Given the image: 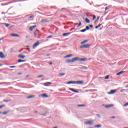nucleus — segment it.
<instances>
[{
	"instance_id": "20",
	"label": "nucleus",
	"mask_w": 128,
	"mask_h": 128,
	"mask_svg": "<svg viewBox=\"0 0 128 128\" xmlns=\"http://www.w3.org/2000/svg\"><path fill=\"white\" fill-rule=\"evenodd\" d=\"M72 56H74V54H68L65 56V58H72Z\"/></svg>"
},
{
	"instance_id": "51",
	"label": "nucleus",
	"mask_w": 128,
	"mask_h": 128,
	"mask_svg": "<svg viewBox=\"0 0 128 128\" xmlns=\"http://www.w3.org/2000/svg\"><path fill=\"white\" fill-rule=\"evenodd\" d=\"M34 18V16H30V18Z\"/></svg>"
},
{
	"instance_id": "4",
	"label": "nucleus",
	"mask_w": 128,
	"mask_h": 128,
	"mask_svg": "<svg viewBox=\"0 0 128 128\" xmlns=\"http://www.w3.org/2000/svg\"><path fill=\"white\" fill-rule=\"evenodd\" d=\"M78 68L80 70H87L88 68L86 66H82V67H78Z\"/></svg>"
},
{
	"instance_id": "10",
	"label": "nucleus",
	"mask_w": 128,
	"mask_h": 128,
	"mask_svg": "<svg viewBox=\"0 0 128 128\" xmlns=\"http://www.w3.org/2000/svg\"><path fill=\"white\" fill-rule=\"evenodd\" d=\"M112 106H114V104H108L105 106V108H112Z\"/></svg>"
},
{
	"instance_id": "18",
	"label": "nucleus",
	"mask_w": 128,
	"mask_h": 128,
	"mask_svg": "<svg viewBox=\"0 0 128 128\" xmlns=\"http://www.w3.org/2000/svg\"><path fill=\"white\" fill-rule=\"evenodd\" d=\"M41 96H43L44 98H48V94H41Z\"/></svg>"
},
{
	"instance_id": "36",
	"label": "nucleus",
	"mask_w": 128,
	"mask_h": 128,
	"mask_svg": "<svg viewBox=\"0 0 128 128\" xmlns=\"http://www.w3.org/2000/svg\"><path fill=\"white\" fill-rule=\"evenodd\" d=\"M53 37H54V36L51 35L47 37V38H53Z\"/></svg>"
},
{
	"instance_id": "62",
	"label": "nucleus",
	"mask_w": 128,
	"mask_h": 128,
	"mask_svg": "<svg viewBox=\"0 0 128 128\" xmlns=\"http://www.w3.org/2000/svg\"><path fill=\"white\" fill-rule=\"evenodd\" d=\"M0 114H2V112H0Z\"/></svg>"
},
{
	"instance_id": "50",
	"label": "nucleus",
	"mask_w": 128,
	"mask_h": 128,
	"mask_svg": "<svg viewBox=\"0 0 128 128\" xmlns=\"http://www.w3.org/2000/svg\"><path fill=\"white\" fill-rule=\"evenodd\" d=\"M110 118H116V117L114 116L110 117Z\"/></svg>"
},
{
	"instance_id": "45",
	"label": "nucleus",
	"mask_w": 128,
	"mask_h": 128,
	"mask_svg": "<svg viewBox=\"0 0 128 128\" xmlns=\"http://www.w3.org/2000/svg\"><path fill=\"white\" fill-rule=\"evenodd\" d=\"M42 76H44V75H40V76H38V78H42Z\"/></svg>"
},
{
	"instance_id": "33",
	"label": "nucleus",
	"mask_w": 128,
	"mask_h": 128,
	"mask_svg": "<svg viewBox=\"0 0 128 128\" xmlns=\"http://www.w3.org/2000/svg\"><path fill=\"white\" fill-rule=\"evenodd\" d=\"M3 102H10V100H4Z\"/></svg>"
},
{
	"instance_id": "43",
	"label": "nucleus",
	"mask_w": 128,
	"mask_h": 128,
	"mask_svg": "<svg viewBox=\"0 0 128 128\" xmlns=\"http://www.w3.org/2000/svg\"><path fill=\"white\" fill-rule=\"evenodd\" d=\"M90 28H94V26L92 24L89 25Z\"/></svg>"
},
{
	"instance_id": "31",
	"label": "nucleus",
	"mask_w": 128,
	"mask_h": 128,
	"mask_svg": "<svg viewBox=\"0 0 128 128\" xmlns=\"http://www.w3.org/2000/svg\"><path fill=\"white\" fill-rule=\"evenodd\" d=\"M69 90H71V92H74L75 90L72 88H70Z\"/></svg>"
},
{
	"instance_id": "35",
	"label": "nucleus",
	"mask_w": 128,
	"mask_h": 128,
	"mask_svg": "<svg viewBox=\"0 0 128 128\" xmlns=\"http://www.w3.org/2000/svg\"><path fill=\"white\" fill-rule=\"evenodd\" d=\"M85 30H90V27L88 26H86Z\"/></svg>"
},
{
	"instance_id": "15",
	"label": "nucleus",
	"mask_w": 128,
	"mask_h": 128,
	"mask_svg": "<svg viewBox=\"0 0 128 128\" xmlns=\"http://www.w3.org/2000/svg\"><path fill=\"white\" fill-rule=\"evenodd\" d=\"M26 60H22L21 59H19L18 61V62H26Z\"/></svg>"
},
{
	"instance_id": "30",
	"label": "nucleus",
	"mask_w": 128,
	"mask_h": 128,
	"mask_svg": "<svg viewBox=\"0 0 128 128\" xmlns=\"http://www.w3.org/2000/svg\"><path fill=\"white\" fill-rule=\"evenodd\" d=\"M80 26H82V22L80 21L79 22V24L77 28H80Z\"/></svg>"
},
{
	"instance_id": "44",
	"label": "nucleus",
	"mask_w": 128,
	"mask_h": 128,
	"mask_svg": "<svg viewBox=\"0 0 128 128\" xmlns=\"http://www.w3.org/2000/svg\"><path fill=\"white\" fill-rule=\"evenodd\" d=\"M95 18H96V15H94L93 20H94Z\"/></svg>"
},
{
	"instance_id": "3",
	"label": "nucleus",
	"mask_w": 128,
	"mask_h": 128,
	"mask_svg": "<svg viewBox=\"0 0 128 128\" xmlns=\"http://www.w3.org/2000/svg\"><path fill=\"white\" fill-rule=\"evenodd\" d=\"M38 44H40V42L38 41L37 42H36L35 44H34L33 45V47L32 48L34 49L36 48V46H38Z\"/></svg>"
},
{
	"instance_id": "5",
	"label": "nucleus",
	"mask_w": 128,
	"mask_h": 128,
	"mask_svg": "<svg viewBox=\"0 0 128 128\" xmlns=\"http://www.w3.org/2000/svg\"><path fill=\"white\" fill-rule=\"evenodd\" d=\"M116 92V90H111L110 92H108V94H114Z\"/></svg>"
},
{
	"instance_id": "21",
	"label": "nucleus",
	"mask_w": 128,
	"mask_h": 128,
	"mask_svg": "<svg viewBox=\"0 0 128 128\" xmlns=\"http://www.w3.org/2000/svg\"><path fill=\"white\" fill-rule=\"evenodd\" d=\"M88 42V40H84L83 42H81V44H86Z\"/></svg>"
},
{
	"instance_id": "60",
	"label": "nucleus",
	"mask_w": 128,
	"mask_h": 128,
	"mask_svg": "<svg viewBox=\"0 0 128 128\" xmlns=\"http://www.w3.org/2000/svg\"><path fill=\"white\" fill-rule=\"evenodd\" d=\"M26 38H28V36H26Z\"/></svg>"
},
{
	"instance_id": "8",
	"label": "nucleus",
	"mask_w": 128,
	"mask_h": 128,
	"mask_svg": "<svg viewBox=\"0 0 128 128\" xmlns=\"http://www.w3.org/2000/svg\"><path fill=\"white\" fill-rule=\"evenodd\" d=\"M72 34V32H69L68 33H64L62 34L63 36H70V34Z\"/></svg>"
},
{
	"instance_id": "42",
	"label": "nucleus",
	"mask_w": 128,
	"mask_h": 128,
	"mask_svg": "<svg viewBox=\"0 0 128 128\" xmlns=\"http://www.w3.org/2000/svg\"><path fill=\"white\" fill-rule=\"evenodd\" d=\"M4 106H6V105L0 106V108H4Z\"/></svg>"
},
{
	"instance_id": "53",
	"label": "nucleus",
	"mask_w": 128,
	"mask_h": 128,
	"mask_svg": "<svg viewBox=\"0 0 128 128\" xmlns=\"http://www.w3.org/2000/svg\"><path fill=\"white\" fill-rule=\"evenodd\" d=\"M46 56H50V54H46Z\"/></svg>"
},
{
	"instance_id": "54",
	"label": "nucleus",
	"mask_w": 128,
	"mask_h": 128,
	"mask_svg": "<svg viewBox=\"0 0 128 128\" xmlns=\"http://www.w3.org/2000/svg\"><path fill=\"white\" fill-rule=\"evenodd\" d=\"M16 36H17V38H20V35L16 34Z\"/></svg>"
},
{
	"instance_id": "37",
	"label": "nucleus",
	"mask_w": 128,
	"mask_h": 128,
	"mask_svg": "<svg viewBox=\"0 0 128 128\" xmlns=\"http://www.w3.org/2000/svg\"><path fill=\"white\" fill-rule=\"evenodd\" d=\"M96 116H98L100 118H102V116L100 114H96Z\"/></svg>"
},
{
	"instance_id": "40",
	"label": "nucleus",
	"mask_w": 128,
	"mask_h": 128,
	"mask_svg": "<svg viewBox=\"0 0 128 128\" xmlns=\"http://www.w3.org/2000/svg\"><path fill=\"white\" fill-rule=\"evenodd\" d=\"M10 26V24H5V26H6V28H8V26Z\"/></svg>"
},
{
	"instance_id": "28",
	"label": "nucleus",
	"mask_w": 128,
	"mask_h": 128,
	"mask_svg": "<svg viewBox=\"0 0 128 128\" xmlns=\"http://www.w3.org/2000/svg\"><path fill=\"white\" fill-rule=\"evenodd\" d=\"M78 107L86 106V105L85 104H79V105H78Z\"/></svg>"
},
{
	"instance_id": "14",
	"label": "nucleus",
	"mask_w": 128,
	"mask_h": 128,
	"mask_svg": "<svg viewBox=\"0 0 128 128\" xmlns=\"http://www.w3.org/2000/svg\"><path fill=\"white\" fill-rule=\"evenodd\" d=\"M50 84H52V82H47L44 83L45 86H50Z\"/></svg>"
},
{
	"instance_id": "48",
	"label": "nucleus",
	"mask_w": 128,
	"mask_h": 128,
	"mask_svg": "<svg viewBox=\"0 0 128 128\" xmlns=\"http://www.w3.org/2000/svg\"><path fill=\"white\" fill-rule=\"evenodd\" d=\"M74 92H76V93H77V94H78V92H78V90H74Z\"/></svg>"
},
{
	"instance_id": "12",
	"label": "nucleus",
	"mask_w": 128,
	"mask_h": 128,
	"mask_svg": "<svg viewBox=\"0 0 128 128\" xmlns=\"http://www.w3.org/2000/svg\"><path fill=\"white\" fill-rule=\"evenodd\" d=\"M76 84V81H70L67 82L68 84Z\"/></svg>"
},
{
	"instance_id": "29",
	"label": "nucleus",
	"mask_w": 128,
	"mask_h": 128,
	"mask_svg": "<svg viewBox=\"0 0 128 128\" xmlns=\"http://www.w3.org/2000/svg\"><path fill=\"white\" fill-rule=\"evenodd\" d=\"M11 36H14L16 37V34H10Z\"/></svg>"
},
{
	"instance_id": "63",
	"label": "nucleus",
	"mask_w": 128,
	"mask_h": 128,
	"mask_svg": "<svg viewBox=\"0 0 128 128\" xmlns=\"http://www.w3.org/2000/svg\"><path fill=\"white\" fill-rule=\"evenodd\" d=\"M62 10H64V8H62Z\"/></svg>"
},
{
	"instance_id": "32",
	"label": "nucleus",
	"mask_w": 128,
	"mask_h": 128,
	"mask_svg": "<svg viewBox=\"0 0 128 128\" xmlns=\"http://www.w3.org/2000/svg\"><path fill=\"white\" fill-rule=\"evenodd\" d=\"M86 30L85 29H84V30H80V32H84Z\"/></svg>"
},
{
	"instance_id": "27",
	"label": "nucleus",
	"mask_w": 128,
	"mask_h": 128,
	"mask_svg": "<svg viewBox=\"0 0 128 128\" xmlns=\"http://www.w3.org/2000/svg\"><path fill=\"white\" fill-rule=\"evenodd\" d=\"M100 26H102V24H98V26H96L95 27V28L98 29V28H100Z\"/></svg>"
},
{
	"instance_id": "2",
	"label": "nucleus",
	"mask_w": 128,
	"mask_h": 128,
	"mask_svg": "<svg viewBox=\"0 0 128 128\" xmlns=\"http://www.w3.org/2000/svg\"><path fill=\"white\" fill-rule=\"evenodd\" d=\"M80 48H90L89 44H85L80 46Z\"/></svg>"
},
{
	"instance_id": "61",
	"label": "nucleus",
	"mask_w": 128,
	"mask_h": 128,
	"mask_svg": "<svg viewBox=\"0 0 128 128\" xmlns=\"http://www.w3.org/2000/svg\"><path fill=\"white\" fill-rule=\"evenodd\" d=\"M28 75H27V76H26V78H28Z\"/></svg>"
},
{
	"instance_id": "13",
	"label": "nucleus",
	"mask_w": 128,
	"mask_h": 128,
	"mask_svg": "<svg viewBox=\"0 0 128 128\" xmlns=\"http://www.w3.org/2000/svg\"><path fill=\"white\" fill-rule=\"evenodd\" d=\"M93 124H94V122L92 120H88L86 122L87 124H90V125Z\"/></svg>"
},
{
	"instance_id": "34",
	"label": "nucleus",
	"mask_w": 128,
	"mask_h": 128,
	"mask_svg": "<svg viewBox=\"0 0 128 128\" xmlns=\"http://www.w3.org/2000/svg\"><path fill=\"white\" fill-rule=\"evenodd\" d=\"M110 78V76L108 75L106 77H105V80H108Z\"/></svg>"
},
{
	"instance_id": "1",
	"label": "nucleus",
	"mask_w": 128,
	"mask_h": 128,
	"mask_svg": "<svg viewBox=\"0 0 128 128\" xmlns=\"http://www.w3.org/2000/svg\"><path fill=\"white\" fill-rule=\"evenodd\" d=\"M76 60H78V62H86V58H80L78 57H76L73 58L72 60L68 59L66 60L65 62H66V64H70V62H74Z\"/></svg>"
},
{
	"instance_id": "16",
	"label": "nucleus",
	"mask_w": 128,
	"mask_h": 128,
	"mask_svg": "<svg viewBox=\"0 0 128 128\" xmlns=\"http://www.w3.org/2000/svg\"><path fill=\"white\" fill-rule=\"evenodd\" d=\"M85 22L87 24H90V20H88V18H85Z\"/></svg>"
},
{
	"instance_id": "57",
	"label": "nucleus",
	"mask_w": 128,
	"mask_h": 128,
	"mask_svg": "<svg viewBox=\"0 0 128 128\" xmlns=\"http://www.w3.org/2000/svg\"><path fill=\"white\" fill-rule=\"evenodd\" d=\"M74 30V28H72V29L70 30Z\"/></svg>"
},
{
	"instance_id": "52",
	"label": "nucleus",
	"mask_w": 128,
	"mask_h": 128,
	"mask_svg": "<svg viewBox=\"0 0 128 128\" xmlns=\"http://www.w3.org/2000/svg\"><path fill=\"white\" fill-rule=\"evenodd\" d=\"M100 20V16H98L97 18V20H96V21L98 20Z\"/></svg>"
},
{
	"instance_id": "7",
	"label": "nucleus",
	"mask_w": 128,
	"mask_h": 128,
	"mask_svg": "<svg viewBox=\"0 0 128 128\" xmlns=\"http://www.w3.org/2000/svg\"><path fill=\"white\" fill-rule=\"evenodd\" d=\"M84 84V81L82 80L76 81V84Z\"/></svg>"
},
{
	"instance_id": "56",
	"label": "nucleus",
	"mask_w": 128,
	"mask_h": 128,
	"mask_svg": "<svg viewBox=\"0 0 128 128\" xmlns=\"http://www.w3.org/2000/svg\"><path fill=\"white\" fill-rule=\"evenodd\" d=\"M49 64H50H50H52V62H50V63H49Z\"/></svg>"
},
{
	"instance_id": "25",
	"label": "nucleus",
	"mask_w": 128,
	"mask_h": 128,
	"mask_svg": "<svg viewBox=\"0 0 128 128\" xmlns=\"http://www.w3.org/2000/svg\"><path fill=\"white\" fill-rule=\"evenodd\" d=\"M59 76H66V74H64V73H60V74H59Z\"/></svg>"
},
{
	"instance_id": "46",
	"label": "nucleus",
	"mask_w": 128,
	"mask_h": 128,
	"mask_svg": "<svg viewBox=\"0 0 128 128\" xmlns=\"http://www.w3.org/2000/svg\"><path fill=\"white\" fill-rule=\"evenodd\" d=\"M109 8H110V7L106 6V8H105V10H108Z\"/></svg>"
},
{
	"instance_id": "55",
	"label": "nucleus",
	"mask_w": 128,
	"mask_h": 128,
	"mask_svg": "<svg viewBox=\"0 0 128 128\" xmlns=\"http://www.w3.org/2000/svg\"><path fill=\"white\" fill-rule=\"evenodd\" d=\"M74 24V26H78V23H76V24Z\"/></svg>"
},
{
	"instance_id": "49",
	"label": "nucleus",
	"mask_w": 128,
	"mask_h": 128,
	"mask_svg": "<svg viewBox=\"0 0 128 128\" xmlns=\"http://www.w3.org/2000/svg\"><path fill=\"white\" fill-rule=\"evenodd\" d=\"M8 84L7 82H1L0 83V84Z\"/></svg>"
},
{
	"instance_id": "17",
	"label": "nucleus",
	"mask_w": 128,
	"mask_h": 128,
	"mask_svg": "<svg viewBox=\"0 0 128 128\" xmlns=\"http://www.w3.org/2000/svg\"><path fill=\"white\" fill-rule=\"evenodd\" d=\"M124 71H121L116 74V76H120V74H124Z\"/></svg>"
},
{
	"instance_id": "41",
	"label": "nucleus",
	"mask_w": 128,
	"mask_h": 128,
	"mask_svg": "<svg viewBox=\"0 0 128 128\" xmlns=\"http://www.w3.org/2000/svg\"><path fill=\"white\" fill-rule=\"evenodd\" d=\"M9 68H16V66H10Z\"/></svg>"
},
{
	"instance_id": "38",
	"label": "nucleus",
	"mask_w": 128,
	"mask_h": 128,
	"mask_svg": "<svg viewBox=\"0 0 128 128\" xmlns=\"http://www.w3.org/2000/svg\"><path fill=\"white\" fill-rule=\"evenodd\" d=\"M126 92V90L122 89V90H120V92Z\"/></svg>"
},
{
	"instance_id": "47",
	"label": "nucleus",
	"mask_w": 128,
	"mask_h": 128,
	"mask_svg": "<svg viewBox=\"0 0 128 128\" xmlns=\"http://www.w3.org/2000/svg\"><path fill=\"white\" fill-rule=\"evenodd\" d=\"M128 106V102L126 103L124 105V106Z\"/></svg>"
},
{
	"instance_id": "39",
	"label": "nucleus",
	"mask_w": 128,
	"mask_h": 128,
	"mask_svg": "<svg viewBox=\"0 0 128 128\" xmlns=\"http://www.w3.org/2000/svg\"><path fill=\"white\" fill-rule=\"evenodd\" d=\"M8 112H2V114H8Z\"/></svg>"
},
{
	"instance_id": "58",
	"label": "nucleus",
	"mask_w": 128,
	"mask_h": 128,
	"mask_svg": "<svg viewBox=\"0 0 128 128\" xmlns=\"http://www.w3.org/2000/svg\"><path fill=\"white\" fill-rule=\"evenodd\" d=\"M18 74H19V75L20 74H22V73H20H20H18Z\"/></svg>"
},
{
	"instance_id": "59",
	"label": "nucleus",
	"mask_w": 128,
	"mask_h": 128,
	"mask_svg": "<svg viewBox=\"0 0 128 128\" xmlns=\"http://www.w3.org/2000/svg\"><path fill=\"white\" fill-rule=\"evenodd\" d=\"M2 66V64H0V66Z\"/></svg>"
},
{
	"instance_id": "24",
	"label": "nucleus",
	"mask_w": 128,
	"mask_h": 128,
	"mask_svg": "<svg viewBox=\"0 0 128 128\" xmlns=\"http://www.w3.org/2000/svg\"><path fill=\"white\" fill-rule=\"evenodd\" d=\"M37 36H38V32L36 31L35 32H34V36H35V38H37Z\"/></svg>"
},
{
	"instance_id": "64",
	"label": "nucleus",
	"mask_w": 128,
	"mask_h": 128,
	"mask_svg": "<svg viewBox=\"0 0 128 128\" xmlns=\"http://www.w3.org/2000/svg\"><path fill=\"white\" fill-rule=\"evenodd\" d=\"M0 40H1V39L0 38Z\"/></svg>"
},
{
	"instance_id": "9",
	"label": "nucleus",
	"mask_w": 128,
	"mask_h": 128,
	"mask_svg": "<svg viewBox=\"0 0 128 128\" xmlns=\"http://www.w3.org/2000/svg\"><path fill=\"white\" fill-rule=\"evenodd\" d=\"M18 58H26V56L20 54L18 55Z\"/></svg>"
},
{
	"instance_id": "19",
	"label": "nucleus",
	"mask_w": 128,
	"mask_h": 128,
	"mask_svg": "<svg viewBox=\"0 0 128 128\" xmlns=\"http://www.w3.org/2000/svg\"><path fill=\"white\" fill-rule=\"evenodd\" d=\"M36 96L34 95H31L30 96H27L28 98H34Z\"/></svg>"
},
{
	"instance_id": "6",
	"label": "nucleus",
	"mask_w": 128,
	"mask_h": 128,
	"mask_svg": "<svg viewBox=\"0 0 128 128\" xmlns=\"http://www.w3.org/2000/svg\"><path fill=\"white\" fill-rule=\"evenodd\" d=\"M6 56H4V54L2 52H0V58H4Z\"/></svg>"
},
{
	"instance_id": "11",
	"label": "nucleus",
	"mask_w": 128,
	"mask_h": 128,
	"mask_svg": "<svg viewBox=\"0 0 128 128\" xmlns=\"http://www.w3.org/2000/svg\"><path fill=\"white\" fill-rule=\"evenodd\" d=\"M36 28V26H30L29 28V30H30V32H32V30H34V28Z\"/></svg>"
},
{
	"instance_id": "22",
	"label": "nucleus",
	"mask_w": 128,
	"mask_h": 128,
	"mask_svg": "<svg viewBox=\"0 0 128 128\" xmlns=\"http://www.w3.org/2000/svg\"><path fill=\"white\" fill-rule=\"evenodd\" d=\"M94 128H102V124L94 125Z\"/></svg>"
},
{
	"instance_id": "23",
	"label": "nucleus",
	"mask_w": 128,
	"mask_h": 128,
	"mask_svg": "<svg viewBox=\"0 0 128 128\" xmlns=\"http://www.w3.org/2000/svg\"><path fill=\"white\" fill-rule=\"evenodd\" d=\"M40 116H48V112H45L44 114H40Z\"/></svg>"
},
{
	"instance_id": "26",
	"label": "nucleus",
	"mask_w": 128,
	"mask_h": 128,
	"mask_svg": "<svg viewBox=\"0 0 128 128\" xmlns=\"http://www.w3.org/2000/svg\"><path fill=\"white\" fill-rule=\"evenodd\" d=\"M41 22H48V20H42Z\"/></svg>"
}]
</instances>
